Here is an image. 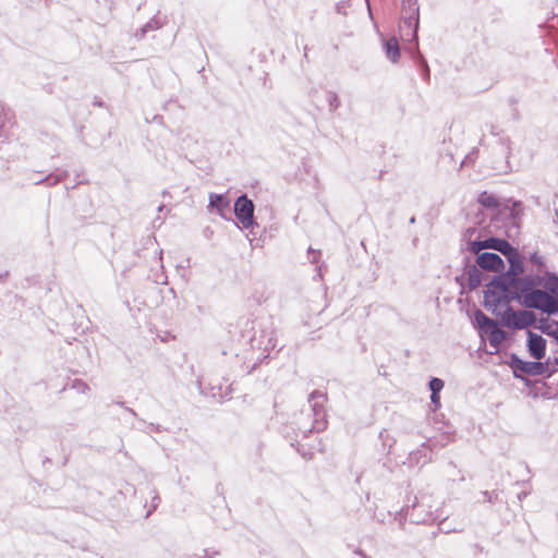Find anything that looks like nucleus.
<instances>
[{"label": "nucleus", "instance_id": "29", "mask_svg": "<svg viewBox=\"0 0 558 558\" xmlns=\"http://www.w3.org/2000/svg\"><path fill=\"white\" fill-rule=\"evenodd\" d=\"M421 66H422V74L424 76V80L427 81L429 78V68H428L426 60L422 59Z\"/></svg>", "mask_w": 558, "mask_h": 558}, {"label": "nucleus", "instance_id": "10", "mask_svg": "<svg viewBox=\"0 0 558 558\" xmlns=\"http://www.w3.org/2000/svg\"><path fill=\"white\" fill-rule=\"evenodd\" d=\"M403 23L409 28L413 27V37L417 36L418 28V4L417 0L402 1Z\"/></svg>", "mask_w": 558, "mask_h": 558}, {"label": "nucleus", "instance_id": "35", "mask_svg": "<svg viewBox=\"0 0 558 558\" xmlns=\"http://www.w3.org/2000/svg\"><path fill=\"white\" fill-rule=\"evenodd\" d=\"M482 495L484 499L487 500L488 502H495V499L497 497V495L493 496V494L487 490L483 492Z\"/></svg>", "mask_w": 558, "mask_h": 558}, {"label": "nucleus", "instance_id": "15", "mask_svg": "<svg viewBox=\"0 0 558 558\" xmlns=\"http://www.w3.org/2000/svg\"><path fill=\"white\" fill-rule=\"evenodd\" d=\"M258 344L263 348L264 351H269L277 345L275 331L271 327H267L260 331Z\"/></svg>", "mask_w": 558, "mask_h": 558}, {"label": "nucleus", "instance_id": "32", "mask_svg": "<svg viewBox=\"0 0 558 558\" xmlns=\"http://www.w3.org/2000/svg\"><path fill=\"white\" fill-rule=\"evenodd\" d=\"M3 111H4V109L0 106V144L4 142L2 140V133H3V128H4V114H3Z\"/></svg>", "mask_w": 558, "mask_h": 558}, {"label": "nucleus", "instance_id": "14", "mask_svg": "<svg viewBox=\"0 0 558 558\" xmlns=\"http://www.w3.org/2000/svg\"><path fill=\"white\" fill-rule=\"evenodd\" d=\"M488 248H493L499 253H501L505 257L507 256H513L514 251L517 250L513 247L507 240L498 239V238H489L488 239Z\"/></svg>", "mask_w": 558, "mask_h": 558}, {"label": "nucleus", "instance_id": "33", "mask_svg": "<svg viewBox=\"0 0 558 558\" xmlns=\"http://www.w3.org/2000/svg\"><path fill=\"white\" fill-rule=\"evenodd\" d=\"M308 254L311 256V262L312 263H316L320 256V252L319 251H314L312 248L308 250Z\"/></svg>", "mask_w": 558, "mask_h": 558}, {"label": "nucleus", "instance_id": "27", "mask_svg": "<svg viewBox=\"0 0 558 558\" xmlns=\"http://www.w3.org/2000/svg\"><path fill=\"white\" fill-rule=\"evenodd\" d=\"M72 388L80 393H87V391L89 390L88 385L81 379H75L72 384Z\"/></svg>", "mask_w": 558, "mask_h": 558}, {"label": "nucleus", "instance_id": "24", "mask_svg": "<svg viewBox=\"0 0 558 558\" xmlns=\"http://www.w3.org/2000/svg\"><path fill=\"white\" fill-rule=\"evenodd\" d=\"M488 244H489L488 239H486L484 241L476 240V241L471 242L470 250H471V252H473L474 254H476L478 256V254H482L481 253L482 250L488 248Z\"/></svg>", "mask_w": 558, "mask_h": 558}, {"label": "nucleus", "instance_id": "8", "mask_svg": "<svg viewBox=\"0 0 558 558\" xmlns=\"http://www.w3.org/2000/svg\"><path fill=\"white\" fill-rule=\"evenodd\" d=\"M509 262V269L506 274L499 275L497 278L493 279L490 281V284L495 288L497 287H506L505 283L510 281L511 279L518 278L524 270L522 260L520 258V255L518 253V250L514 251L513 256H507L506 257Z\"/></svg>", "mask_w": 558, "mask_h": 558}, {"label": "nucleus", "instance_id": "37", "mask_svg": "<svg viewBox=\"0 0 558 558\" xmlns=\"http://www.w3.org/2000/svg\"><path fill=\"white\" fill-rule=\"evenodd\" d=\"M553 324L557 326V329L555 330L554 338L558 341V322H554Z\"/></svg>", "mask_w": 558, "mask_h": 558}, {"label": "nucleus", "instance_id": "20", "mask_svg": "<svg viewBox=\"0 0 558 558\" xmlns=\"http://www.w3.org/2000/svg\"><path fill=\"white\" fill-rule=\"evenodd\" d=\"M210 208H216L217 211L222 216V213L226 208L229 207V201L222 194L211 193L209 195V205Z\"/></svg>", "mask_w": 558, "mask_h": 558}, {"label": "nucleus", "instance_id": "30", "mask_svg": "<svg viewBox=\"0 0 558 558\" xmlns=\"http://www.w3.org/2000/svg\"><path fill=\"white\" fill-rule=\"evenodd\" d=\"M558 314V296H554V302L550 304L547 315Z\"/></svg>", "mask_w": 558, "mask_h": 558}, {"label": "nucleus", "instance_id": "39", "mask_svg": "<svg viewBox=\"0 0 558 558\" xmlns=\"http://www.w3.org/2000/svg\"><path fill=\"white\" fill-rule=\"evenodd\" d=\"M554 363L558 366V357L554 359Z\"/></svg>", "mask_w": 558, "mask_h": 558}, {"label": "nucleus", "instance_id": "38", "mask_svg": "<svg viewBox=\"0 0 558 558\" xmlns=\"http://www.w3.org/2000/svg\"><path fill=\"white\" fill-rule=\"evenodd\" d=\"M126 410H128V411H129L133 416H136V415H137V414H136V412H135L133 409H131V408H126Z\"/></svg>", "mask_w": 558, "mask_h": 558}, {"label": "nucleus", "instance_id": "40", "mask_svg": "<svg viewBox=\"0 0 558 558\" xmlns=\"http://www.w3.org/2000/svg\"><path fill=\"white\" fill-rule=\"evenodd\" d=\"M163 207H165L163 205H160V206L158 207V210H159V211H161V210L163 209Z\"/></svg>", "mask_w": 558, "mask_h": 558}, {"label": "nucleus", "instance_id": "12", "mask_svg": "<svg viewBox=\"0 0 558 558\" xmlns=\"http://www.w3.org/2000/svg\"><path fill=\"white\" fill-rule=\"evenodd\" d=\"M546 339L531 330L527 331V351L535 360H542L546 354Z\"/></svg>", "mask_w": 558, "mask_h": 558}, {"label": "nucleus", "instance_id": "1", "mask_svg": "<svg viewBox=\"0 0 558 558\" xmlns=\"http://www.w3.org/2000/svg\"><path fill=\"white\" fill-rule=\"evenodd\" d=\"M327 401L326 393L314 390L308 397L310 408L313 414V422L311 424L302 423L299 424L300 432L307 436L308 434L316 432L320 433L327 427L325 403Z\"/></svg>", "mask_w": 558, "mask_h": 558}, {"label": "nucleus", "instance_id": "21", "mask_svg": "<svg viewBox=\"0 0 558 558\" xmlns=\"http://www.w3.org/2000/svg\"><path fill=\"white\" fill-rule=\"evenodd\" d=\"M386 56L392 62H397L400 57V49L396 38H389L385 43Z\"/></svg>", "mask_w": 558, "mask_h": 558}, {"label": "nucleus", "instance_id": "17", "mask_svg": "<svg viewBox=\"0 0 558 558\" xmlns=\"http://www.w3.org/2000/svg\"><path fill=\"white\" fill-rule=\"evenodd\" d=\"M477 202L481 206L487 209L497 210L500 207L499 199L492 193H488L487 191L482 192L478 197Z\"/></svg>", "mask_w": 558, "mask_h": 558}, {"label": "nucleus", "instance_id": "34", "mask_svg": "<svg viewBox=\"0 0 558 558\" xmlns=\"http://www.w3.org/2000/svg\"><path fill=\"white\" fill-rule=\"evenodd\" d=\"M430 401L435 405L436 409L439 408L440 407L439 393H432L430 395Z\"/></svg>", "mask_w": 558, "mask_h": 558}, {"label": "nucleus", "instance_id": "22", "mask_svg": "<svg viewBox=\"0 0 558 558\" xmlns=\"http://www.w3.org/2000/svg\"><path fill=\"white\" fill-rule=\"evenodd\" d=\"M161 27L160 21L155 16L148 21L136 34L137 39H143L148 32L156 31Z\"/></svg>", "mask_w": 558, "mask_h": 558}, {"label": "nucleus", "instance_id": "16", "mask_svg": "<svg viewBox=\"0 0 558 558\" xmlns=\"http://www.w3.org/2000/svg\"><path fill=\"white\" fill-rule=\"evenodd\" d=\"M542 284L544 286V291L553 296H558V275L548 270L545 271Z\"/></svg>", "mask_w": 558, "mask_h": 558}, {"label": "nucleus", "instance_id": "7", "mask_svg": "<svg viewBox=\"0 0 558 558\" xmlns=\"http://www.w3.org/2000/svg\"><path fill=\"white\" fill-rule=\"evenodd\" d=\"M254 203L243 194L234 203V215L243 228L248 229L254 225Z\"/></svg>", "mask_w": 558, "mask_h": 558}, {"label": "nucleus", "instance_id": "26", "mask_svg": "<svg viewBox=\"0 0 558 558\" xmlns=\"http://www.w3.org/2000/svg\"><path fill=\"white\" fill-rule=\"evenodd\" d=\"M537 328L542 332L546 333L547 336L554 337V335H555V330L551 329V325L548 324V322L546 319H541L539 320V325L537 326Z\"/></svg>", "mask_w": 558, "mask_h": 558}, {"label": "nucleus", "instance_id": "18", "mask_svg": "<svg viewBox=\"0 0 558 558\" xmlns=\"http://www.w3.org/2000/svg\"><path fill=\"white\" fill-rule=\"evenodd\" d=\"M466 276L468 286L471 290H474L481 286L483 279V272L481 268H477L475 265L470 266L466 270Z\"/></svg>", "mask_w": 558, "mask_h": 558}, {"label": "nucleus", "instance_id": "4", "mask_svg": "<svg viewBox=\"0 0 558 558\" xmlns=\"http://www.w3.org/2000/svg\"><path fill=\"white\" fill-rule=\"evenodd\" d=\"M549 359L545 362L536 360L533 362L523 361L517 354H511L509 366L512 368L514 377L520 378L518 372L530 376H542L548 371Z\"/></svg>", "mask_w": 558, "mask_h": 558}, {"label": "nucleus", "instance_id": "28", "mask_svg": "<svg viewBox=\"0 0 558 558\" xmlns=\"http://www.w3.org/2000/svg\"><path fill=\"white\" fill-rule=\"evenodd\" d=\"M61 180L60 175L48 174L46 178L35 181V184L46 182L48 185H56Z\"/></svg>", "mask_w": 558, "mask_h": 558}, {"label": "nucleus", "instance_id": "19", "mask_svg": "<svg viewBox=\"0 0 558 558\" xmlns=\"http://www.w3.org/2000/svg\"><path fill=\"white\" fill-rule=\"evenodd\" d=\"M489 345L495 349V351H498L499 345L504 340L507 338V332L504 331L498 327V325L490 330V332L487 335Z\"/></svg>", "mask_w": 558, "mask_h": 558}, {"label": "nucleus", "instance_id": "9", "mask_svg": "<svg viewBox=\"0 0 558 558\" xmlns=\"http://www.w3.org/2000/svg\"><path fill=\"white\" fill-rule=\"evenodd\" d=\"M554 302V296L548 292L534 288L521 303L529 307L542 311L543 313L548 312L550 304Z\"/></svg>", "mask_w": 558, "mask_h": 558}, {"label": "nucleus", "instance_id": "3", "mask_svg": "<svg viewBox=\"0 0 558 558\" xmlns=\"http://www.w3.org/2000/svg\"><path fill=\"white\" fill-rule=\"evenodd\" d=\"M543 277H518L499 287L504 291H508L511 300L522 301L536 286L542 284Z\"/></svg>", "mask_w": 558, "mask_h": 558}, {"label": "nucleus", "instance_id": "5", "mask_svg": "<svg viewBox=\"0 0 558 558\" xmlns=\"http://www.w3.org/2000/svg\"><path fill=\"white\" fill-rule=\"evenodd\" d=\"M409 518L412 523L426 524L434 521L435 517L433 511L425 507L423 501H415L411 508L407 507L401 512L396 513L395 519L399 520L400 526H403V519Z\"/></svg>", "mask_w": 558, "mask_h": 558}, {"label": "nucleus", "instance_id": "13", "mask_svg": "<svg viewBox=\"0 0 558 558\" xmlns=\"http://www.w3.org/2000/svg\"><path fill=\"white\" fill-rule=\"evenodd\" d=\"M474 322L476 327L478 328L481 333L488 335L493 328H495L498 323L492 318H489L485 313L481 310H476L474 313Z\"/></svg>", "mask_w": 558, "mask_h": 558}, {"label": "nucleus", "instance_id": "23", "mask_svg": "<svg viewBox=\"0 0 558 558\" xmlns=\"http://www.w3.org/2000/svg\"><path fill=\"white\" fill-rule=\"evenodd\" d=\"M530 262L537 267L538 272H545L546 270V263L545 258L541 255H538L537 252H534L530 256Z\"/></svg>", "mask_w": 558, "mask_h": 558}, {"label": "nucleus", "instance_id": "25", "mask_svg": "<svg viewBox=\"0 0 558 558\" xmlns=\"http://www.w3.org/2000/svg\"><path fill=\"white\" fill-rule=\"evenodd\" d=\"M428 385L432 393H439L444 388V381L440 378H432Z\"/></svg>", "mask_w": 558, "mask_h": 558}, {"label": "nucleus", "instance_id": "11", "mask_svg": "<svg viewBox=\"0 0 558 558\" xmlns=\"http://www.w3.org/2000/svg\"><path fill=\"white\" fill-rule=\"evenodd\" d=\"M476 264L481 269L499 272L505 268L502 258L497 253L484 252L478 254Z\"/></svg>", "mask_w": 558, "mask_h": 558}, {"label": "nucleus", "instance_id": "6", "mask_svg": "<svg viewBox=\"0 0 558 558\" xmlns=\"http://www.w3.org/2000/svg\"><path fill=\"white\" fill-rule=\"evenodd\" d=\"M511 298L508 291H504L500 288H495L489 283L487 290L484 291V306L487 311L496 316H500L502 312L499 311L501 305L510 306L509 302Z\"/></svg>", "mask_w": 558, "mask_h": 558}, {"label": "nucleus", "instance_id": "2", "mask_svg": "<svg viewBox=\"0 0 558 558\" xmlns=\"http://www.w3.org/2000/svg\"><path fill=\"white\" fill-rule=\"evenodd\" d=\"M500 319L505 327L520 330L534 326L537 318L535 313L532 311H514L511 306H507L502 312Z\"/></svg>", "mask_w": 558, "mask_h": 558}, {"label": "nucleus", "instance_id": "36", "mask_svg": "<svg viewBox=\"0 0 558 558\" xmlns=\"http://www.w3.org/2000/svg\"><path fill=\"white\" fill-rule=\"evenodd\" d=\"M158 501H159V497L156 495L154 496V499H153V509L148 511L147 515H149L151 513L153 510H155L158 506Z\"/></svg>", "mask_w": 558, "mask_h": 558}, {"label": "nucleus", "instance_id": "31", "mask_svg": "<svg viewBox=\"0 0 558 558\" xmlns=\"http://www.w3.org/2000/svg\"><path fill=\"white\" fill-rule=\"evenodd\" d=\"M330 109L336 110L339 107V99L336 94H331L329 98Z\"/></svg>", "mask_w": 558, "mask_h": 558}]
</instances>
